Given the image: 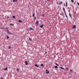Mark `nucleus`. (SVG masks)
<instances>
[{"instance_id": "38", "label": "nucleus", "mask_w": 79, "mask_h": 79, "mask_svg": "<svg viewBox=\"0 0 79 79\" xmlns=\"http://www.w3.org/2000/svg\"><path fill=\"white\" fill-rule=\"evenodd\" d=\"M1 79H3V77H1Z\"/></svg>"}, {"instance_id": "32", "label": "nucleus", "mask_w": 79, "mask_h": 79, "mask_svg": "<svg viewBox=\"0 0 79 79\" xmlns=\"http://www.w3.org/2000/svg\"><path fill=\"white\" fill-rule=\"evenodd\" d=\"M10 48H11V47L9 46V47H8V49H10Z\"/></svg>"}, {"instance_id": "27", "label": "nucleus", "mask_w": 79, "mask_h": 79, "mask_svg": "<svg viewBox=\"0 0 79 79\" xmlns=\"http://www.w3.org/2000/svg\"><path fill=\"white\" fill-rule=\"evenodd\" d=\"M5 70H7V69H8L7 68V67H6L5 68V69H4Z\"/></svg>"}, {"instance_id": "23", "label": "nucleus", "mask_w": 79, "mask_h": 79, "mask_svg": "<svg viewBox=\"0 0 79 79\" xmlns=\"http://www.w3.org/2000/svg\"><path fill=\"white\" fill-rule=\"evenodd\" d=\"M29 40H30V41H32V39H31V38H29Z\"/></svg>"}, {"instance_id": "3", "label": "nucleus", "mask_w": 79, "mask_h": 79, "mask_svg": "<svg viewBox=\"0 0 79 79\" xmlns=\"http://www.w3.org/2000/svg\"><path fill=\"white\" fill-rule=\"evenodd\" d=\"M7 34H9V35H13V33H12L11 32H10V31H9V32Z\"/></svg>"}, {"instance_id": "43", "label": "nucleus", "mask_w": 79, "mask_h": 79, "mask_svg": "<svg viewBox=\"0 0 79 79\" xmlns=\"http://www.w3.org/2000/svg\"><path fill=\"white\" fill-rule=\"evenodd\" d=\"M64 5L65 6V4L64 3Z\"/></svg>"}, {"instance_id": "11", "label": "nucleus", "mask_w": 79, "mask_h": 79, "mask_svg": "<svg viewBox=\"0 0 79 79\" xmlns=\"http://www.w3.org/2000/svg\"><path fill=\"white\" fill-rule=\"evenodd\" d=\"M43 26H44V25H42L40 26V27L41 28H42V27H43Z\"/></svg>"}, {"instance_id": "14", "label": "nucleus", "mask_w": 79, "mask_h": 79, "mask_svg": "<svg viewBox=\"0 0 79 79\" xmlns=\"http://www.w3.org/2000/svg\"><path fill=\"white\" fill-rule=\"evenodd\" d=\"M60 68L61 69H64V68H63V67H60Z\"/></svg>"}, {"instance_id": "18", "label": "nucleus", "mask_w": 79, "mask_h": 79, "mask_svg": "<svg viewBox=\"0 0 79 79\" xmlns=\"http://www.w3.org/2000/svg\"><path fill=\"white\" fill-rule=\"evenodd\" d=\"M65 16H66V18H67V19H68V16H67V15L66 14V15Z\"/></svg>"}, {"instance_id": "17", "label": "nucleus", "mask_w": 79, "mask_h": 79, "mask_svg": "<svg viewBox=\"0 0 79 79\" xmlns=\"http://www.w3.org/2000/svg\"><path fill=\"white\" fill-rule=\"evenodd\" d=\"M69 15L70 16V18H71L72 17V16H71V15L70 13H69Z\"/></svg>"}, {"instance_id": "1", "label": "nucleus", "mask_w": 79, "mask_h": 79, "mask_svg": "<svg viewBox=\"0 0 79 79\" xmlns=\"http://www.w3.org/2000/svg\"><path fill=\"white\" fill-rule=\"evenodd\" d=\"M35 24L36 26H39V22H38V21H36Z\"/></svg>"}, {"instance_id": "10", "label": "nucleus", "mask_w": 79, "mask_h": 79, "mask_svg": "<svg viewBox=\"0 0 79 79\" xmlns=\"http://www.w3.org/2000/svg\"><path fill=\"white\" fill-rule=\"evenodd\" d=\"M61 4H62V2H59V5H61Z\"/></svg>"}, {"instance_id": "33", "label": "nucleus", "mask_w": 79, "mask_h": 79, "mask_svg": "<svg viewBox=\"0 0 79 79\" xmlns=\"http://www.w3.org/2000/svg\"><path fill=\"white\" fill-rule=\"evenodd\" d=\"M42 16H44V14H43L42 15Z\"/></svg>"}, {"instance_id": "13", "label": "nucleus", "mask_w": 79, "mask_h": 79, "mask_svg": "<svg viewBox=\"0 0 79 79\" xmlns=\"http://www.w3.org/2000/svg\"><path fill=\"white\" fill-rule=\"evenodd\" d=\"M19 22L20 23H22V21L20 20H19Z\"/></svg>"}, {"instance_id": "36", "label": "nucleus", "mask_w": 79, "mask_h": 79, "mask_svg": "<svg viewBox=\"0 0 79 79\" xmlns=\"http://www.w3.org/2000/svg\"><path fill=\"white\" fill-rule=\"evenodd\" d=\"M56 56H54V58H55V57Z\"/></svg>"}, {"instance_id": "44", "label": "nucleus", "mask_w": 79, "mask_h": 79, "mask_svg": "<svg viewBox=\"0 0 79 79\" xmlns=\"http://www.w3.org/2000/svg\"><path fill=\"white\" fill-rule=\"evenodd\" d=\"M63 15H64L63 14Z\"/></svg>"}, {"instance_id": "8", "label": "nucleus", "mask_w": 79, "mask_h": 79, "mask_svg": "<svg viewBox=\"0 0 79 79\" xmlns=\"http://www.w3.org/2000/svg\"><path fill=\"white\" fill-rule=\"evenodd\" d=\"M18 1V0H13V2H16Z\"/></svg>"}, {"instance_id": "9", "label": "nucleus", "mask_w": 79, "mask_h": 79, "mask_svg": "<svg viewBox=\"0 0 79 79\" xmlns=\"http://www.w3.org/2000/svg\"><path fill=\"white\" fill-rule=\"evenodd\" d=\"M40 66H42V67L44 66V64H40Z\"/></svg>"}, {"instance_id": "20", "label": "nucleus", "mask_w": 79, "mask_h": 79, "mask_svg": "<svg viewBox=\"0 0 79 79\" xmlns=\"http://www.w3.org/2000/svg\"><path fill=\"white\" fill-rule=\"evenodd\" d=\"M6 31H9V30H8V27L6 28Z\"/></svg>"}, {"instance_id": "16", "label": "nucleus", "mask_w": 79, "mask_h": 79, "mask_svg": "<svg viewBox=\"0 0 79 79\" xmlns=\"http://www.w3.org/2000/svg\"><path fill=\"white\" fill-rule=\"evenodd\" d=\"M63 11H66L65 10V9H64V7L63 8Z\"/></svg>"}, {"instance_id": "35", "label": "nucleus", "mask_w": 79, "mask_h": 79, "mask_svg": "<svg viewBox=\"0 0 79 79\" xmlns=\"http://www.w3.org/2000/svg\"><path fill=\"white\" fill-rule=\"evenodd\" d=\"M47 1H48V2H50V0H47Z\"/></svg>"}, {"instance_id": "39", "label": "nucleus", "mask_w": 79, "mask_h": 79, "mask_svg": "<svg viewBox=\"0 0 79 79\" xmlns=\"http://www.w3.org/2000/svg\"><path fill=\"white\" fill-rule=\"evenodd\" d=\"M77 5H79V2L77 3Z\"/></svg>"}, {"instance_id": "21", "label": "nucleus", "mask_w": 79, "mask_h": 79, "mask_svg": "<svg viewBox=\"0 0 79 79\" xmlns=\"http://www.w3.org/2000/svg\"><path fill=\"white\" fill-rule=\"evenodd\" d=\"M55 64H56V65L57 66H59V65L58 64H57V63H56Z\"/></svg>"}, {"instance_id": "19", "label": "nucleus", "mask_w": 79, "mask_h": 79, "mask_svg": "<svg viewBox=\"0 0 79 79\" xmlns=\"http://www.w3.org/2000/svg\"><path fill=\"white\" fill-rule=\"evenodd\" d=\"M12 18H14V19H16V18H15V16H12Z\"/></svg>"}, {"instance_id": "6", "label": "nucleus", "mask_w": 79, "mask_h": 79, "mask_svg": "<svg viewBox=\"0 0 79 79\" xmlns=\"http://www.w3.org/2000/svg\"><path fill=\"white\" fill-rule=\"evenodd\" d=\"M46 74H48L49 73V71H48V70H46Z\"/></svg>"}, {"instance_id": "42", "label": "nucleus", "mask_w": 79, "mask_h": 79, "mask_svg": "<svg viewBox=\"0 0 79 79\" xmlns=\"http://www.w3.org/2000/svg\"><path fill=\"white\" fill-rule=\"evenodd\" d=\"M69 9V7H68V9Z\"/></svg>"}, {"instance_id": "22", "label": "nucleus", "mask_w": 79, "mask_h": 79, "mask_svg": "<svg viewBox=\"0 0 79 79\" xmlns=\"http://www.w3.org/2000/svg\"><path fill=\"white\" fill-rule=\"evenodd\" d=\"M55 68H56V69H57V68H58V66H55Z\"/></svg>"}, {"instance_id": "31", "label": "nucleus", "mask_w": 79, "mask_h": 79, "mask_svg": "<svg viewBox=\"0 0 79 79\" xmlns=\"http://www.w3.org/2000/svg\"><path fill=\"white\" fill-rule=\"evenodd\" d=\"M33 17H34V14L33 13Z\"/></svg>"}, {"instance_id": "2", "label": "nucleus", "mask_w": 79, "mask_h": 79, "mask_svg": "<svg viewBox=\"0 0 79 79\" xmlns=\"http://www.w3.org/2000/svg\"><path fill=\"white\" fill-rule=\"evenodd\" d=\"M28 30L29 31H32V30H34V29L32 28L31 27L28 29Z\"/></svg>"}, {"instance_id": "40", "label": "nucleus", "mask_w": 79, "mask_h": 79, "mask_svg": "<svg viewBox=\"0 0 79 79\" xmlns=\"http://www.w3.org/2000/svg\"><path fill=\"white\" fill-rule=\"evenodd\" d=\"M46 53H47V52H45V54H46Z\"/></svg>"}, {"instance_id": "24", "label": "nucleus", "mask_w": 79, "mask_h": 79, "mask_svg": "<svg viewBox=\"0 0 79 79\" xmlns=\"http://www.w3.org/2000/svg\"><path fill=\"white\" fill-rule=\"evenodd\" d=\"M9 32L10 31H9V30H8V31H6V33H7L8 34V32Z\"/></svg>"}, {"instance_id": "15", "label": "nucleus", "mask_w": 79, "mask_h": 79, "mask_svg": "<svg viewBox=\"0 0 79 79\" xmlns=\"http://www.w3.org/2000/svg\"><path fill=\"white\" fill-rule=\"evenodd\" d=\"M10 26H14V24H12V23H10Z\"/></svg>"}, {"instance_id": "34", "label": "nucleus", "mask_w": 79, "mask_h": 79, "mask_svg": "<svg viewBox=\"0 0 79 79\" xmlns=\"http://www.w3.org/2000/svg\"><path fill=\"white\" fill-rule=\"evenodd\" d=\"M66 69H67V70H69V69H68V68H66Z\"/></svg>"}, {"instance_id": "4", "label": "nucleus", "mask_w": 79, "mask_h": 79, "mask_svg": "<svg viewBox=\"0 0 79 79\" xmlns=\"http://www.w3.org/2000/svg\"><path fill=\"white\" fill-rule=\"evenodd\" d=\"M25 64L26 65H28V62H27V61H26L25 62Z\"/></svg>"}, {"instance_id": "26", "label": "nucleus", "mask_w": 79, "mask_h": 79, "mask_svg": "<svg viewBox=\"0 0 79 79\" xmlns=\"http://www.w3.org/2000/svg\"><path fill=\"white\" fill-rule=\"evenodd\" d=\"M71 2H72V3H74V0H71Z\"/></svg>"}, {"instance_id": "30", "label": "nucleus", "mask_w": 79, "mask_h": 79, "mask_svg": "<svg viewBox=\"0 0 79 79\" xmlns=\"http://www.w3.org/2000/svg\"><path fill=\"white\" fill-rule=\"evenodd\" d=\"M7 39H9V36H7Z\"/></svg>"}, {"instance_id": "12", "label": "nucleus", "mask_w": 79, "mask_h": 79, "mask_svg": "<svg viewBox=\"0 0 79 79\" xmlns=\"http://www.w3.org/2000/svg\"><path fill=\"white\" fill-rule=\"evenodd\" d=\"M16 70H17V71L18 72H19V69L18 68H17Z\"/></svg>"}, {"instance_id": "41", "label": "nucleus", "mask_w": 79, "mask_h": 79, "mask_svg": "<svg viewBox=\"0 0 79 79\" xmlns=\"http://www.w3.org/2000/svg\"><path fill=\"white\" fill-rule=\"evenodd\" d=\"M7 18H9V17H7Z\"/></svg>"}, {"instance_id": "37", "label": "nucleus", "mask_w": 79, "mask_h": 79, "mask_svg": "<svg viewBox=\"0 0 79 79\" xmlns=\"http://www.w3.org/2000/svg\"><path fill=\"white\" fill-rule=\"evenodd\" d=\"M72 70L71 69H70V72H72Z\"/></svg>"}, {"instance_id": "29", "label": "nucleus", "mask_w": 79, "mask_h": 79, "mask_svg": "<svg viewBox=\"0 0 79 79\" xmlns=\"http://www.w3.org/2000/svg\"><path fill=\"white\" fill-rule=\"evenodd\" d=\"M34 19L35 20L36 19H37V17H35L34 18Z\"/></svg>"}, {"instance_id": "7", "label": "nucleus", "mask_w": 79, "mask_h": 79, "mask_svg": "<svg viewBox=\"0 0 79 79\" xmlns=\"http://www.w3.org/2000/svg\"><path fill=\"white\" fill-rule=\"evenodd\" d=\"M73 29H76V25H74L73 26V27H72Z\"/></svg>"}, {"instance_id": "5", "label": "nucleus", "mask_w": 79, "mask_h": 79, "mask_svg": "<svg viewBox=\"0 0 79 79\" xmlns=\"http://www.w3.org/2000/svg\"><path fill=\"white\" fill-rule=\"evenodd\" d=\"M35 67H37V68H39V65H37V64H36L35 65Z\"/></svg>"}, {"instance_id": "28", "label": "nucleus", "mask_w": 79, "mask_h": 79, "mask_svg": "<svg viewBox=\"0 0 79 79\" xmlns=\"http://www.w3.org/2000/svg\"><path fill=\"white\" fill-rule=\"evenodd\" d=\"M64 13L65 15H66V11H64Z\"/></svg>"}, {"instance_id": "25", "label": "nucleus", "mask_w": 79, "mask_h": 79, "mask_svg": "<svg viewBox=\"0 0 79 79\" xmlns=\"http://www.w3.org/2000/svg\"><path fill=\"white\" fill-rule=\"evenodd\" d=\"M66 6L67 7L68 6V3H67V2H66Z\"/></svg>"}]
</instances>
